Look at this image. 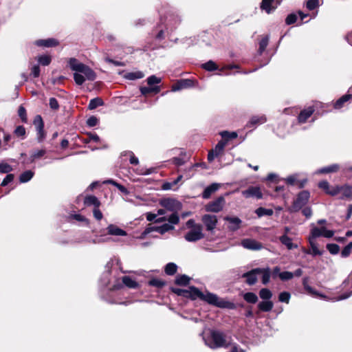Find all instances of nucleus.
Wrapping results in <instances>:
<instances>
[{
	"label": "nucleus",
	"mask_w": 352,
	"mask_h": 352,
	"mask_svg": "<svg viewBox=\"0 0 352 352\" xmlns=\"http://www.w3.org/2000/svg\"><path fill=\"white\" fill-rule=\"evenodd\" d=\"M68 63L71 69L76 72L74 74V79L78 85H82L85 80L92 81L96 79V73L89 67L79 62L76 58H69Z\"/></svg>",
	"instance_id": "2"
},
{
	"label": "nucleus",
	"mask_w": 352,
	"mask_h": 352,
	"mask_svg": "<svg viewBox=\"0 0 352 352\" xmlns=\"http://www.w3.org/2000/svg\"><path fill=\"white\" fill-rule=\"evenodd\" d=\"M50 107L54 110H57L59 108V104L57 100L55 98H51L50 99Z\"/></svg>",
	"instance_id": "62"
},
{
	"label": "nucleus",
	"mask_w": 352,
	"mask_h": 352,
	"mask_svg": "<svg viewBox=\"0 0 352 352\" xmlns=\"http://www.w3.org/2000/svg\"><path fill=\"white\" fill-rule=\"evenodd\" d=\"M258 276H260L262 281L264 282V270L261 269H254L243 275L246 278V282L249 285H253L257 280Z\"/></svg>",
	"instance_id": "7"
},
{
	"label": "nucleus",
	"mask_w": 352,
	"mask_h": 352,
	"mask_svg": "<svg viewBox=\"0 0 352 352\" xmlns=\"http://www.w3.org/2000/svg\"><path fill=\"white\" fill-rule=\"evenodd\" d=\"M351 98V94H346L340 98L334 104V108L340 109L344 107V103L348 102Z\"/></svg>",
	"instance_id": "28"
},
{
	"label": "nucleus",
	"mask_w": 352,
	"mask_h": 352,
	"mask_svg": "<svg viewBox=\"0 0 352 352\" xmlns=\"http://www.w3.org/2000/svg\"><path fill=\"white\" fill-rule=\"evenodd\" d=\"M140 92L142 95L146 96L151 94H158L161 91V88L158 85L149 86L148 87H141L140 88Z\"/></svg>",
	"instance_id": "19"
},
{
	"label": "nucleus",
	"mask_w": 352,
	"mask_h": 352,
	"mask_svg": "<svg viewBox=\"0 0 352 352\" xmlns=\"http://www.w3.org/2000/svg\"><path fill=\"white\" fill-rule=\"evenodd\" d=\"M226 144V142L223 140L219 142L214 148L208 152V160L211 162L215 157L221 155L223 152Z\"/></svg>",
	"instance_id": "10"
},
{
	"label": "nucleus",
	"mask_w": 352,
	"mask_h": 352,
	"mask_svg": "<svg viewBox=\"0 0 352 352\" xmlns=\"http://www.w3.org/2000/svg\"><path fill=\"white\" fill-rule=\"evenodd\" d=\"M99 208L100 207L94 208L93 210L94 217L98 221H100L103 218V214Z\"/></svg>",
	"instance_id": "57"
},
{
	"label": "nucleus",
	"mask_w": 352,
	"mask_h": 352,
	"mask_svg": "<svg viewBox=\"0 0 352 352\" xmlns=\"http://www.w3.org/2000/svg\"><path fill=\"white\" fill-rule=\"evenodd\" d=\"M201 221L208 231H212L216 228L218 222L217 216L214 214H204Z\"/></svg>",
	"instance_id": "11"
},
{
	"label": "nucleus",
	"mask_w": 352,
	"mask_h": 352,
	"mask_svg": "<svg viewBox=\"0 0 352 352\" xmlns=\"http://www.w3.org/2000/svg\"><path fill=\"white\" fill-rule=\"evenodd\" d=\"M279 180L278 176L274 173H270L265 178V184L272 182L276 183Z\"/></svg>",
	"instance_id": "54"
},
{
	"label": "nucleus",
	"mask_w": 352,
	"mask_h": 352,
	"mask_svg": "<svg viewBox=\"0 0 352 352\" xmlns=\"http://www.w3.org/2000/svg\"><path fill=\"white\" fill-rule=\"evenodd\" d=\"M171 229H173V226H170L168 223H165V224L162 225V226H159V227H149V228H147L145 230L144 233L145 234H148V233H150L152 231H157V232H158L160 234H164V233L168 232V230H170Z\"/></svg>",
	"instance_id": "17"
},
{
	"label": "nucleus",
	"mask_w": 352,
	"mask_h": 352,
	"mask_svg": "<svg viewBox=\"0 0 352 352\" xmlns=\"http://www.w3.org/2000/svg\"><path fill=\"white\" fill-rule=\"evenodd\" d=\"M318 186L320 188H322V190H324L327 194L328 193V191L329 190L330 187H331L329 184V182H327V181H322V182H320L318 184Z\"/></svg>",
	"instance_id": "61"
},
{
	"label": "nucleus",
	"mask_w": 352,
	"mask_h": 352,
	"mask_svg": "<svg viewBox=\"0 0 352 352\" xmlns=\"http://www.w3.org/2000/svg\"><path fill=\"white\" fill-rule=\"evenodd\" d=\"M18 115L23 122L26 123L28 121L26 110L23 106H20L18 110Z\"/></svg>",
	"instance_id": "46"
},
{
	"label": "nucleus",
	"mask_w": 352,
	"mask_h": 352,
	"mask_svg": "<svg viewBox=\"0 0 352 352\" xmlns=\"http://www.w3.org/2000/svg\"><path fill=\"white\" fill-rule=\"evenodd\" d=\"M33 123L36 129L39 127H44V122L42 119V117L40 115H37L34 118Z\"/></svg>",
	"instance_id": "52"
},
{
	"label": "nucleus",
	"mask_w": 352,
	"mask_h": 352,
	"mask_svg": "<svg viewBox=\"0 0 352 352\" xmlns=\"http://www.w3.org/2000/svg\"><path fill=\"white\" fill-rule=\"evenodd\" d=\"M149 285L157 287H162L164 285V283L157 278H153L149 281Z\"/></svg>",
	"instance_id": "58"
},
{
	"label": "nucleus",
	"mask_w": 352,
	"mask_h": 352,
	"mask_svg": "<svg viewBox=\"0 0 352 352\" xmlns=\"http://www.w3.org/2000/svg\"><path fill=\"white\" fill-rule=\"evenodd\" d=\"M310 197V193L307 190L300 192L294 200L293 204L290 208L291 212H298L302 209L308 203Z\"/></svg>",
	"instance_id": "5"
},
{
	"label": "nucleus",
	"mask_w": 352,
	"mask_h": 352,
	"mask_svg": "<svg viewBox=\"0 0 352 352\" xmlns=\"http://www.w3.org/2000/svg\"><path fill=\"white\" fill-rule=\"evenodd\" d=\"M243 298L245 301L250 303H254L257 301V296L252 292H248L243 295Z\"/></svg>",
	"instance_id": "40"
},
{
	"label": "nucleus",
	"mask_w": 352,
	"mask_h": 352,
	"mask_svg": "<svg viewBox=\"0 0 352 352\" xmlns=\"http://www.w3.org/2000/svg\"><path fill=\"white\" fill-rule=\"evenodd\" d=\"M221 135L223 138H225L227 140L230 139V140H232L236 138V137H237V133H236L234 132L229 133L228 131H223L221 133Z\"/></svg>",
	"instance_id": "53"
},
{
	"label": "nucleus",
	"mask_w": 352,
	"mask_h": 352,
	"mask_svg": "<svg viewBox=\"0 0 352 352\" xmlns=\"http://www.w3.org/2000/svg\"><path fill=\"white\" fill-rule=\"evenodd\" d=\"M272 275L273 278L278 277L283 281L291 280L294 277V274L292 272L287 271L280 272V268L278 267L273 269Z\"/></svg>",
	"instance_id": "13"
},
{
	"label": "nucleus",
	"mask_w": 352,
	"mask_h": 352,
	"mask_svg": "<svg viewBox=\"0 0 352 352\" xmlns=\"http://www.w3.org/2000/svg\"><path fill=\"white\" fill-rule=\"evenodd\" d=\"M302 213L303 215H305L307 218H310L312 216V210L310 207H305L304 208H302Z\"/></svg>",
	"instance_id": "64"
},
{
	"label": "nucleus",
	"mask_w": 352,
	"mask_h": 352,
	"mask_svg": "<svg viewBox=\"0 0 352 352\" xmlns=\"http://www.w3.org/2000/svg\"><path fill=\"white\" fill-rule=\"evenodd\" d=\"M103 104V100L100 98H95L90 100L88 108L90 110H93L97 108L98 107L102 106Z\"/></svg>",
	"instance_id": "34"
},
{
	"label": "nucleus",
	"mask_w": 352,
	"mask_h": 352,
	"mask_svg": "<svg viewBox=\"0 0 352 352\" xmlns=\"http://www.w3.org/2000/svg\"><path fill=\"white\" fill-rule=\"evenodd\" d=\"M183 176L182 175H179L177 177V179H175L174 181L173 182H164L162 186V188L164 190H171V189H173V190H175L177 189V188L176 187V186L177 185V184L182 180Z\"/></svg>",
	"instance_id": "26"
},
{
	"label": "nucleus",
	"mask_w": 352,
	"mask_h": 352,
	"mask_svg": "<svg viewBox=\"0 0 352 352\" xmlns=\"http://www.w3.org/2000/svg\"><path fill=\"white\" fill-rule=\"evenodd\" d=\"M342 186H331L329 190L328 191V195H330L331 196H336L338 195L340 192H341L342 190Z\"/></svg>",
	"instance_id": "49"
},
{
	"label": "nucleus",
	"mask_w": 352,
	"mask_h": 352,
	"mask_svg": "<svg viewBox=\"0 0 352 352\" xmlns=\"http://www.w3.org/2000/svg\"><path fill=\"white\" fill-rule=\"evenodd\" d=\"M12 170V166L7 163H1L0 164V173H8Z\"/></svg>",
	"instance_id": "51"
},
{
	"label": "nucleus",
	"mask_w": 352,
	"mask_h": 352,
	"mask_svg": "<svg viewBox=\"0 0 352 352\" xmlns=\"http://www.w3.org/2000/svg\"><path fill=\"white\" fill-rule=\"evenodd\" d=\"M316 238H312V236L309 234V243L311 247V250L306 251V254H311L312 256L322 255L323 254V251L320 250L318 248V244L316 242Z\"/></svg>",
	"instance_id": "15"
},
{
	"label": "nucleus",
	"mask_w": 352,
	"mask_h": 352,
	"mask_svg": "<svg viewBox=\"0 0 352 352\" xmlns=\"http://www.w3.org/2000/svg\"><path fill=\"white\" fill-rule=\"evenodd\" d=\"M14 178V176L13 174H8L6 175V177L4 178V179L2 181L1 186H6L10 182L13 181Z\"/></svg>",
	"instance_id": "56"
},
{
	"label": "nucleus",
	"mask_w": 352,
	"mask_h": 352,
	"mask_svg": "<svg viewBox=\"0 0 352 352\" xmlns=\"http://www.w3.org/2000/svg\"><path fill=\"white\" fill-rule=\"evenodd\" d=\"M36 43L38 46L50 47L58 45V42L54 38H47L38 40Z\"/></svg>",
	"instance_id": "25"
},
{
	"label": "nucleus",
	"mask_w": 352,
	"mask_h": 352,
	"mask_svg": "<svg viewBox=\"0 0 352 352\" xmlns=\"http://www.w3.org/2000/svg\"><path fill=\"white\" fill-rule=\"evenodd\" d=\"M320 6L319 0H308L306 3V7L309 10H314Z\"/></svg>",
	"instance_id": "42"
},
{
	"label": "nucleus",
	"mask_w": 352,
	"mask_h": 352,
	"mask_svg": "<svg viewBox=\"0 0 352 352\" xmlns=\"http://www.w3.org/2000/svg\"><path fill=\"white\" fill-rule=\"evenodd\" d=\"M241 193L245 198L261 199L263 197L261 189L258 186H250L248 189L242 190Z\"/></svg>",
	"instance_id": "9"
},
{
	"label": "nucleus",
	"mask_w": 352,
	"mask_h": 352,
	"mask_svg": "<svg viewBox=\"0 0 352 352\" xmlns=\"http://www.w3.org/2000/svg\"><path fill=\"white\" fill-rule=\"evenodd\" d=\"M203 68L208 71H214L217 69V66L214 62L210 60L203 65Z\"/></svg>",
	"instance_id": "50"
},
{
	"label": "nucleus",
	"mask_w": 352,
	"mask_h": 352,
	"mask_svg": "<svg viewBox=\"0 0 352 352\" xmlns=\"http://www.w3.org/2000/svg\"><path fill=\"white\" fill-rule=\"evenodd\" d=\"M205 343L211 349L228 348L231 340L222 331L211 330L210 334L204 338Z\"/></svg>",
	"instance_id": "3"
},
{
	"label": "nucleus",
	"mask_w": 352,
	"mask_h": 352,
	"mask_svg": "<svg viewBox=\"0 0 352 352\" xmlns=\"http://www.w3.org/2000/svg\"><path fill=\"white\" fill-rule=\"evenodd\" d=\"M161 205L166 209L173 212L179 210L182 207L181 203L173 199H165L161 201Z\"/></svg>",
	"instance_id": "12"
},
{
	"label": "nucleus",
	"mask_w": 352,
	"mask_h": 352,
	"mask_svg": "<svg viewBox=\"0 0 352 352\" xmlns=\"http://www.w3.org/2000/svg\"><path fill=\"white\" fill-rule=\"evenodd\" d=\"M144 76L143 72L137 71L128 72L124 75V78L128 80H137L142 78Z\"/></svg>",
	"instance_id": "32"
},
{
	"label": "nucleus",
	"mask_w": 352,
	"mask_h": 352,
	"mask_svg": "<svg viewBox=\"0 0 352 352\" xmlns=\"http://www.w3.org/2000/svg\"><path fill=\"white\" fill-rule=\"evenodd\" d=\"M241 245L246 249L256 250L262 248V244L254 240L244 239L241 241Z\"/></svg>",
	"instance_id": "16"
},
{
	"label": "nucleus",
	"mask_w": 352,
	"mask_h": 352,
	"mask_svg": "<svg viewBox=\"0 0 352 352\" xmlns=\"http://www.w3.org/2000/svg\"><path fill=\"white\" fill-rule=\"evenodd\" d=\"M334 234L333 230H327L325 227L318 228L314 226L310 232V235L312 238H318L320 236H324L325 238H331Z\"/></svg>",
	"instance_id": "8"
},
{
	"label": "nucleus",
	"mask_w": 352,
	"mask_h": 352,
	"mask_svg": "<svg viewBox=\"0 0 352 352\" xmlns=\"http://www.w3.org/2000/svg\"><path fill=\"white\" fill-rule=\"evenodd\" d=\"M314 109L312 107H309L307 109L302 110L298 116V122L304 123L313 114Z\"/></svg>",
	"instance_id": "20"
},
{
	"label": "nucleus",
	"mask_w": 352,
	"mask_h": 352,
	"mask_svg": "<svg viewBox=\"0 0 352 352\" xmlns=\"http://www.w3.org/2000/svg\"><path fill=\"white\" fill-rule=\"evenodd\" d=\"M224 220L229 222V228L232 230H236L240 228L241 221L238 217H226Z\"/></svg>",
	"instance_id": "23"
},
{
	"label": "nucleus",
	"mask_w": 352,
	"mask_h": 352,
	"mask_svg": "<svg viewBox=\"0 0 352 352\" xmlns=\"http://www.w3.org/2000/svg\"><path fill=\"white\" fill-rule=\"evenodd\" d=\"M14 134L21 140L25 138L26 130L23 126H18L14 131Z\"/></svg>",
	"instance_id": "36"
},
{
	"label": "nucleus",
	"mask_w": 352,
	"mask_h": 352,
	"mask_svg": "<svg viewBox=\"0 0 352 352\" xmlns=\"http://www.w3.org/2000/svg\"><path fill=\"white\" fill-rule=\"evenodd\" d=\"M122 157H127L129 159V162L132 165H138L139 164V160L138 157H136L134 153L130 151H126L122 153Z\"/></svg>",
	"instance_id": "31"
},
{
	"label": "nucleus",
	"mask_w": 352,
	"mask_h": 352,
	"mask_svg": "<svg viewBox=\"0 0 352 352\" xmlns=\"http://www.w3.org/2000/svg\"><path fill=\"white\" fill-rule=\"evenodd\" d=\"M179 216L177 212H174L168 219V221L173 224H177L179 223Z\"/></svg>",
	"instance_id": "60"
},
{
	"label": "nucleus",
	"mask_w": 352,
	"mask_h": 352,
	"mask_svg": "<svg viewBox=\"0 0 352 352\" xmlns=\"http://www.w3.org/2000/svg\"><path fill=\"white\" fill-rule=\"evenodd\" d=\"M122 283L129 288L135 289L138 286V283L132 278L128 276H124L122 277Z\"/></svg>",
	"instance_id": "30"
},
{
	"label": "nucleus",
	"mask_w": 352,
	"mask_h": 352,
	"mask_svg": "<svg viewBox=\"0 0 352 352\" xmlns=\"http://www.w3.org/2000/svg\"><path fill=\"white\" fill-rule=\"evenodd\" d=\"M108 182L116 186L119 189V190H120L124 194L127 195L129 193L128 190L124 186L112 180H109Z\"/></svg>",
	"instance_id": "55"
},
{
	"label": "nucleus",
	"mask_w": 352,
	"mask_h": 352,
	"mask_svg": "<svg viewBox=\"0 0 352 352\" xmlns=\"http://www.w3.org/2000/svg\"><path fill=\"white\" fill-rule=\"evenodd\" d=\"M351 250H352V242H350L342 250L341 256L343 258H346V257L349 256L351 254Z\"/></svg>",
	"instance_id": "48"
},
{
	"label": "nucleus",
	"mask_w": 352,
	"mask_h": 352,
	"mask_svg": "<svg viewBox=\"0 0 352 352\" xmlns=\"http://www.w3.org/2000/svg\"><path fill=\"white\" fill-rule=\"evenodd\" d=\"M219 186L217 184H212L205 188L202 193L204 199H208L212 193L219 189Z\"/></svg>",
	"instance_id": "27"
},
{
	"label": "nucleus",
	"mask_w": 352,
	"mask_h": 352,
	"mask_svg": "<svg viewBox=\"0 0 352 352\" xmlns=\"http://www.w3.org/2000/svg\"><path fill=\"white\" fill-rule=\"evenodd\" d=\"M38 60L42 65H48L51 63V56L48 55H43L38 57Z\"/></svg>",
	"instance_id": "47"
},
{
	"label": "nucleus",
	"mask_w": 352,
	"mask_h": 352,
	"mask_svg": "<svg viewBox=\"0 0 352 352\" xmlns=\"http://www.w3.org/2000/svg\"><path fill=\"white\" fill-rule=\"evenodd\" d=\"M34 175V173L31 170H27L23 173L20 176V182L22 183L30 181Z\"/></svg>",
	"instance_id": "39"
},
{
	"label": "nucleus",
	"mask_w": 352,
	"mask_h": 352,
	"mask_svg": "<svg viewBox=\"0 0 352 352\" xmlns=\"http://www.w3.org/2000/svg\"><path fill=\"white\" fill-rule=\"evenodd\" d=\"M84 204L86 206H93L94 208H96V207H100L101 205V203L96 197H95L94 195H88L85 197Z\"/></svg>",
	"instance_id": "22"
},
{
	"label": "nucleus",
	"mask_w": 352,
	"mask_h": 352,
	"mask_svg": "<svg viewBox=\"0 0 352 352\" xmlns=\"http://www.w3.org/2000/svg\"><path fill=\"white\" fill-rule=\"evenodd\" d=\"M225 204V199L223 197H219L215 200L208 203L205 206V210L211 212H219L223 210Z\"/></svg>",
	"instance_id": "6"
},
{
	"label": "nucleus",
	"mask_w": 352,
	"mask_h": 352,
	"mask_svg": "<svg viewBox=\"0 0 352 352\" xmlns=\"http://www.w3.org/2000/svg\"><path fill=\"white\" fill-rule=\"evenodd\" d=\"M189 280L190 278L187 276L182 275L176 278L175 283L179 285H186L188 284Z\"/></svg>",
	"instance_id": "45"
},
{
	"label": "nucleus",
	"mask_w": 352,
	"mask_h": 352,
	"mask_svg": "<svg viewBox=\"0 0 352 352\" xmlns=\"http://www.w3.org/2000/svg\"><path fill=\"white\" fill-rule=\"evenodd\" d=\"M194 85V82L190 79H181L172 86V91H176L183 89L191 87Z\"/></svg>",
	"instance_id": "14"
},
{
	"label": "nucleus",
	"mask_w": 352,
	"mask_h": 352,
	"mask_svg": "<svg viewBox=\"0 0 352 352\" xmlns=\"http://www.w3.org/2000/svg\"><path fill=\"white\" fill-rule=\"evenodd\" d=\"M340 168V166L337 164H333L330 166L323 167L316 170L315 174H327L331 173H336Z\"/></svg>",
	"instance_id": "21"
},
{
	"label": "nucleus",
	"mask_w": 352,
	"mask_h": 352,
	"mask_svg": "<svg viewBox=\"0 0 352 352\" xmlns=\"http://www.w3.org/2000/svg\"><path fill=\"white\" fill-rule=\"evenodd\" d=\"M281 243L285 245L289 250H292L297 248L296 245H294L292 239L287 236L286 235H283L280 237Z\"/></svg>",
	"instance_id": "33"
},
{
	"label": "nucleus",
	"mask_w": 352,
	"mask_h": 352,
	"mask_svg": "<svg viewBox=\"0 0 352 352\" xmlns=\"http://www.w3.org/2000/svg\"><path fill=\"white\" fill-rule=\"evenodd\" d=\"M36 139L38 142H43L46 138V132L44 130V127H39L36 129Z\"/></svg>",
	"instance_id": "37"
},
{
	"label": "nucleus",
	"mask_w": 352,
	"mask_h": 352,
	"mask_svg": "<svg viewBox=\"0 0 352 352\" xmlns=\"http://www.w3.org/2000/svg\"><path fill=\"white\" fill-rule=\"evenodd\" d=\"M186 226L190 228V230L185 235L186 241L192 242L204 238L201 225L195 223L192 219H189L186 223Z\"/></svg>",
	"instance_id": "4"
},
{
	"label": "nucleus",
	"mask_w": 352,
	"mask_h": 352,
	"mask_svg": "<svg viewBox=\"0 0 352 352\" xmlns=\"http://www.w3.org/2000/svg\"><path fill=\"white\" fill-rule=\"evenodd\" d=\"M147 84L149 86H155L162 82V79L154 75L149 76L147 80Z\"/></svg>",
	"instance_id": "41"
},
{
	"label": "nucleus",
	"mask_w": 352,
	"mask_h": 352,
	"mask_svg": "<svg viewBox=\"0 0 352 352\" xmlns=\"http://www.w3.org/2000/svg\"><path fill=\"white\" fill-rule=\"evenodd\" d=\"M177 266L173 263H168L165 267V273L167 275L172 276L175 274L177 272Z\"/></svg>",
	"instance_id": "35"
},
{
	"label": "nucleus",
	"mask_w": 352,
	"mask_h": 352,
	"mask_svg": "<svg viewBox=\"0 0 352 352\" xmlns=\"http://www.w3.org/2000/svg\"><path fill=\"white\" fill-rule=\"evenodd\" d=\"M341 193L342 195V198L352 199V185H344L342 186Z\"/></svg>",
	"instance_id": "29"
},
{
	"label": "nucleus",
	"mask_w": 352,
	"mask_h": 352,
	"mask_svg": "<svg viewBox=\"0 0 352 352\" xmlns=\"http://www.w3.org/2000/svg\"><path fill=\"white\" fill-rule=\"evenodd\" d=\"M290 298H291V295L289 292H280L278 296V300L281 302H285L287 304L289 302Z\"/></svg>",
	"instance_id": "43"
},
{
	"label": "nucleus",
	"mask_w": 352,
	"mask_h": 352,
	"mask_svg": "<svg viewBox=\"0 0 352 352\" xmlns=\"http://www.w3.org/2000/svg\"><path fill=\"white\" fill-rule=\"evenodd\" d=\"M107 232H108V234H111V235H114V236H126V232L119 228L118 226L113 225V224H111L109 225L107 228Z\"/></svg>",
	"instance_id": "24"
},
{
	"label": "nucleus",
	"mask_w": 352,
	"mask_h": 352,
	"mask_svg": "<svg viewBox=\"0 0 352 352\" xmlns=\"http://www.w3.org/2000/svg\"><path fill=\"white\" fill-rule=\"evenodd\" d=\"M327 249L331 254H337L340 251L339 245L335 243L327 244Z\"/></svg>",
	"instance_id": "44"
},
{
	"label": "nucleus",
	"mask_w": 352,
	"mask_h": 352,
	"mask_svg": "<svg viewBox=\"0 0 352 352\" xmlns=\"http://www.w3.org/2000/svg\"><path fill=\"white\" fill-rule=\"evenodd\" d=\"M45 153V149L36 150L30 155L31 160L34 161L36 160L40 159L43 157Z\"/></svg>",
	"instance_id": "38"
},
{
	"label": "nucleus",
	"mask_w": 352,
	"mask_h": 352,
	"mask_svg": "<svg viewBox=\"0 0 352 352\" xmlns=\"http://www.w3.org/2000/svg\"><path fill=\"white\" fill-rule=\"evenodd\" d=\"M296 20H297L296 14H290L287 16V18L285 19V23L287 25H291V24L294 23L296 21Z\"/></svg>",
	"instance_id": "59"
},
{
	"label": "nucleus",
	"mask_w": 352,
	"mask_h": 352,
	"mask_svg": "<svg viewBox=\"0 0 352 352\" xmlns=\"http://www.w3.org/2000/svg\"><path fill=\"white\" fill-rule=\"evenodd\" d=\"M98 120L97 118L95 116H91V117L89 118L87 121V123L88 126H94L98 124Z\"/></svg>",
	"instance_id": "63"
},
{
	"label": "nucleus",
	"mask_w": 352,
	"mask_h": 352,
	"mask_svg": "<svg viewBox=\"0 0 352 352\" xmlns=\"http://www.w3.org/2000/svg\"><path fill=\"white\" fill-rule=\"evenodd\" d=\"M175 293L179 296L190 298L192 300L199 298L207 302L208 304L220 308H233L234 304L223 298L218 297L216 294L206 292L203 293L195 287L188 289H177Z\"/></svg>",
	"instance_id": "1"
},
{
	"label": "nucleus",
	"mask_w": 352,
	"mask_h": 352,
	"mask_svg": "<svg viewBox=\"0 0 352 352\" xmlns=\"http://www.w3.org/2000/svg\"><path fill=\"white\" fill-rule=\"evenodd\" d=\"M283 0H265V12L271 14L280 4Z\"/></svg>",
	"instance_id": "18"
}]
</instances>
